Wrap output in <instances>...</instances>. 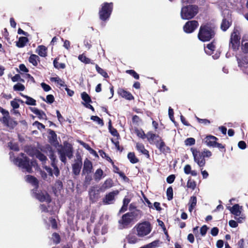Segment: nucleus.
Masks as SVG:
<instances>
[{
    "mask_svg": "<svg viewBox=\"0 0 248 248\" xmlns=\"http://www.w3.org/2000/svg\"><path fill=\"white\" fill-rule=\"evenodd\" d=\"M118 93L122 97H123V98H125L127 100H131L134 98L133 95L131 94V93L123 89H119L118 91Z\"/></svg>",
    "mask_w": 248,
    "mask_h": 248,
    "instance_id": "22",
    "label": "nucleus"
},
{
    "mask_svg": "<svg viewBox=\"0 0 248 248\" xmlns=\"http://www.w3.org/2000/svg\"><path fill=\"white\" fill-rule=\"evenodd\" d=\"M167 196L168 199L170 201L173 198V189L171 187H169L167 190Z\"/></svg>",
    "mask_w": 248,
    "mask_h": 248,
    "instance_id": "45",
    "label": "nucleus"
},
{
    "mask_svg": "<svg viewBox=\"0 0 248 248\" xmlns=\"http://www.w3.org/2000/svg\"><path fill=\"white\" fill-rule=\"evenodd\" d=\"M202 154L204 157H209L212 155V153L207 150H204L203 151L201 152Z\"/></svg>",
    "mask_w": 248,
    "mask_h": 248,
    "instance_id": "57",
    "label": "nucleus"
},
{
    "mask_svg": "<svg viewBox=\"0 0 248 248\" xmlns=\"http://www.w3.org/2000/svg\"><path fill=\"white\" fill-rule=\"evenodd\" d=\"M192 154L194 161L198 164L199 167L202 168L204 166L205 160L202 153L197 150H192Z\"/></svg>",
    "mask_w": 248,
    "mask_h": 248,
    "instance_id": "13",
    "label": "nucleus"
},
{
    "mask_svg": "<svg viewBox=\"0 0 248 248\" xmlns=\"http://www.w3.org/2000/svg\"><path fill=\"white\" fill-rule=\"evenodd\" d=\"M175 178V177L174 175H173V174L170 175L167 177V182L169 184H171L174 182Z\"/></svg>",
    "mask_w": 248,
    "mask_h": 248,
    "instance_id": "63",
    "label": "nucleus"
},
{
    "mask_svg": "<svg viewBox=\"0 0 248 248\" xmlns=\"http://www.w3.org/2000/svg\"><path fill=\"white\" fill-rule=\"evenodd\" d=\"M58 154L60 155L61 160L65 163L66 162V157L71 158L73 156V151L72 145L67 142H64L63 146L58 149Z\"/></svg>",
    "mask_w": 248,
    "mask_h": 248,
    "instance_id": "4",
    "label": "nucleus"
},
{
    "mask_svg": "<svg viewBox=\"0 0 248 248\" xmlns=\"http://www.w3.org/2000/svg\"><path fill=\"white\" fill-rule=\"evenodd\" d=\"M215 49V46L213 43L209 44L205 48V52L208 55H211Z\"/></svg>",
    "mask_w": 248,
    "mask_h": 248,
    "instance_id": "38",
    "label": "nucleus"
},
{
    "mask_svg": "<svg viewBox=\"0 0 248 248\" xmlns=\"http://www.w3.org/2000/svg\"><path fill=\"white\" fill-rule=\"evenodd\" d=\"M136 148L140 153L145 155L147 157H149V152L145 149L143 144L139 142L136 143Z\"/></svg>",
    "mask_w": 248,
    "mask_h": 248,
    "instance_id": "23",
    "label": "nucleus"
},
{
    "mask_svg": "<svg viewBox=\"0 0 248 248\" xmlns=\"http://www.w3.org/2000/svg\"><path fill=\"white\" fill-rule=\"evenodd\" d=\"M138 236L143 237L149 234L152 231L151 224L148 221H144L137 224L134 227Z\"/></svg>",
    "mask_w": 248,
    "mask_h": 248,
    "instance_id": "5",
    "label": "nucleus"
},
{
    "mask_svg": "<svg viewBox=\"0 0 248 248\" xmlns=\"http://www.w3.org/2000/svg\"><path fill=\"white\" fill-rule=\"evenodd\" d=\"M119 193V190H116L107 194L103 199V203L104 204H113L115 201V197L118 195Z\"/></svg>",
    "mask_w": 248,
    "mask_h": 248,
    "instance_id": "14",
    "label": "nucleus"
},
{
    "mask_svg": "<svg viewBox=\"0 0 248 248\" xmlns=\"http://www.w3.org/2000/svg\"><path fill=\"white\" fill-rule=\"evenodd\" d=\"M81 95L82 100L85 102V103H83L84 105L86 108L94 111V109L93 107L90 104V103H91L92 101L89 95L86 92L82 93Z\"/></svg>",
    "mask_w": 248,
    "mask_h": 248,
    "instance_id": "17",
    "label": "nucleus"
},
{
    "mask_svg": "<svg viewBox=\"0 0 248 248\" xmlns=\"http://www.w3.org/2000/svg\"><path fill=\"white\" fill-rule=\"evenodd\" d=\"M10 159L14 163L17 165L19 167L22 169L23 171H27L29 173L31 172L32 166H34L35 162L34 161L30 162L29 160L26 156H24L23 154H21L22 158H15L13 156L12 152L10 153Z\"/></svg>",
    "mask_w": 248,
    "mask_h": 248,
    "instance_id": "2",
    "label": "nucleus"
},
{
    "mask_svg": "<svg viewBox=\"0 0 248 248\" xmlns=\"http://www.w3.org/2000/svg\"><path fill=\"white\" fill-rule=\"evenodd\" d=\"M82 163L80 160H78L73 165L72 169L74 174L77 175L79 174Z\"/></svg>",
    "mask_w": 248,
    "mask_h": 248,
    "instance_id": "21",
    "label": "nucleus"
},
{
    "mask_svg": "<svg viewBox=\"0 0 248 248\" xmlns=\"http://www.w3.org/2000/svg\"><path fill=\"white\" fill-rule=\"evenodd\" d=\"M78 59L81 62H82L85 64H89V63L93 64V62H91V60L89 58L86 57V56L84 54L79 55L78 57Z\"/></svg>",
    "mask_w": 248,
    "mask_h": 248,
    "instance_id": "36",
    "label": "nucleus"
},
{
    "mask_svg": "<svg viewBox=\"0 0 248 248\" xmlns=\"http://www.w3.org/2000/svg\"><path fill=\"white\" fill-rule=\"evenodd\" d=\"M196 183L194 181L191 180V179H189L187 183V187L192 189V190L194 189L196 187Z\"/></svg>",
    "mask_w": 248,
    "mask_h": 248,
    "instance_id": "46",
    "label": "nucleus"
},
{
    "mask_svg": "<svg viewBox=\"0 0 248 248\" xmlns=\"http://www.w3.org/2000/svg\"><path fill=\"white\" fill-rule=\"evenodd\" d=\"M126 73L131 75L136 79H138L139 78V75L133 70H127Z\"/></svg>",
    "mask_w": 248,
    "mask_h": 248,
    "instance_id": "52",
    "label": "nucleus"
},
{
    "mask_svg": "<svg viewBox=\"0 0 248 248\" xmlns=\"http://www.w3.org/2000/svg\"><path fill=\"white\" fill-rule=\"evenodd\" d=\"M214 31L211 27L208 25H202L200 29L198 38L202 41H208L214 37Z\"/></svg>",
    "mask_w": 248,
    "mask_h": 248,
    "instance_id": "6",
    "label": "nucleus"
},
{
    "mask_svg": "<svg viewBox=\"0 0 248 248\" xmlns=\"http://www.w3.org/2000/svg\"><path fill=\"white\" fill-rule=\"evenodd\" d=\"M43 100L47 103L51 104L54 101V97L53 95L49 94L46 96V99H43Z\"/></svg>",
    "mask_w": 248,
    "mask_h": 248,
    "instance_id": "49",
    "label": "nucleus"
},
{
    "mask_svg": "<svg viewBox=\"0 0 248 248\" xmlns=\"http://www.w3.org/2000/svg\"><path fill=\"white\" fill-rule=\"evenodd\" d=\"M18 101L22 102V101L20 100L16 99H15L14 100L11 101V105L14 109L18 108L19 107Z\"/></svg>",
    "mask_w": 248,
    "mask_h": 248,
    "instance_id": "43",
    "label": "nucleus"
},
{
    "mask_svg": "<svg viewBox=\"0 0 248 248\" xmlns=\"http://www.w3.org/2000/svg\"><path fill=\"white\" fill-rule=\"evenodd\" d=\"M217 138L212 135L207 136L203 140V142L209 147H213L216 143Z\"/></svg>",
    "mask_w": 248,
    "mask_h": 248,
    "instance_id": "18",
    "label": "nucleus"
},
{
    "mask_svg": "<svg viewBox=\"0 0 248 248\" xmlns=\"http://www.w3.org/2000/svg\"><path fill=\"white\" fill-rule=\"evenodd\" d=\"M33 126L37 128L39 130H41L42 129H44L45 126L42 124L39 123L38 121H35L33 123Z\"/></svg>",
    "mask_w": 248,
    "mask_h": 248,
    "instance_id": "48",
    "label": "nucleus"
},
{
    "mask_svg": "<svg viewBox=\"0 0 248 248\" xmlns=\"http://www.w3.org/2000/svg\"><path fill=\"white\" fill-rule=\"evenodd\" d=\"M103 172L101 169H97L94 173V179L96 181H99L102 178Z\"/></svg>",
    "mask_w": 248,
    "mask_h": 248,
    "instance_id": "41",
    "label": "nucleus"
},
{
    "mask_svg": "<svg viewBox=\"0 0 248 248\" xmlns=\"http://www.w3.org/2000/svg\"><path fill=\"white\" fill-rule=\"evenodd\" d=\"M52 166L54 168L53 172H52V169L51 168L47 167L46 166H45L44 168L50 176H52L53 174H54L56 176H58L60 173V171H59L58 167L56 166L55 164H54L53 162H52Z\"/></svg>",
    "mask_w": 248,
    "mask_h": 248,
    "instance_id": "24",
    "label": "nucleus"
},
{
    "mask_svg": "<svg viewBox=\"0 0 248 248\" xmlns=\"http://www.w3.org/2000/svg\"><path fill=\"white\" fill-rule=\"evenodd\" d=\"M208 230V228L206 225H203L200 229V232L202 235L204 236L205 235L207 231Z\"/></svg>",
    "mask_w": 248,
    "mask_h": 248,
    "instance_id": "64",
    "label": "nucleus"
},
{
    "mask_svg": "<svg viewBox=\"0 0 248 248\" xmlns=\"http://www.w3.org/2000/svg\"><path fill=\"white\" fill-rule=\"evenodd\" d=\"M39 61V57L35 54L31 55L29 59V62L32 63L34 66H36L38 64Z\"/></svg>",
    "mask_w": 248,
    "mask_h": 248,
    "instance_id": "32",
    "label": "nucleus"
},
{
    "mask_svg": "<svg viewBox=\"0 0 248 248\" xmlns=\"http://www.w3.org/2000/svg\"><path fill=\"white\" fill-rule=\"evenodd\" d=\"M113 186V183L112 180L110 179L107 180L103 184L102 186L100 187L102 188V192H104L106 189L111 187Z\"/></svg>",
    "mask_w": 248,
    "mask_h": 248,
    "instance_id": "31",
    "label": "nucleus"
},
{
    "mask_svg": "<svg viewBox=\"0 0 248 248\" xmlns=\"http://www.w3.org/2000/svg\"><path fill=\"white\" fill-rule=\"evenodd\" d=\"M199 23L196 20L187 21L184 25L183 29L186 33H191L198 27Z\"/></svg>",
    "mask_w": 248,
    "mask_h": 248,
    "instance_id": "15",
    "label": "nucleus"
},
{
    "mask_svg": "<svg viewBox=\"0 0 248 248\" xmlns=\"http://www.w3.org/2000/svg\"><path fill=\"white\" fill-rule=\"evenodd\" d=\"M198 7L194 5L183 6L181 11V16L183 19L188 20L193 18L198 13Z\"/></svg>",
    "mask_w": 248,
    "mask_h": 248,
    "instance_id": "3",
    "label": "nucleus"
},
{
    "mask_svg": "<svg viewBox=\"0 0 248 248\" xmlns=\"http://www.w3.org/2000/svg\"><path fill=\"white\" fill-rule=\"evenodd\" d=\"M184 172L186 174H189L191 171V168L189 165H186L184 169Z\"/></svg>",
    "mask_w": 248,
    "mask_h": 248,
    "instance_id": "61",
    "label": "nucleus"
},
{
    "mask_svg": "<svg viewBox=\"0 0 248 248\" xmlns=\"http://www.w3.org/2000/svg\"><path fill=\"white\" fill-rule=\"evenodd\" d=\"M53 64L55 68L57 69H64L65 67V65L63 63H59L57 62V60H54Z\"/></svg>",
    "mask_w": 248,
    "mask_h": 248,
    "instance_id": "42",
    "label": "nucleus"
},
{
    "mask_svg": "<svg viewBox=\"0 0 248 248\" xmlns=\"http://www.w3.org/2000/svg\"><path fill=\"white\" fill-rule=\"evenodd\" d=\"M228 209L234 216V218L239 223L242 222L245 218L244 215L242 213V206H240L239 204H235L232 207H228Z\"/></svg>",
    "mask_w": 248,
    "mask_h": 248,
    "instance_id": "8",
    "label": "nucleus"
},
{
    "mask_svg": "<svg viewBox=\"0 0 248 248\" xmlns=\"http://www.w3.org/2000/svg\"><path fill=\"white\" fill-rule=\"evenodd\" d=\"M127 157L132 163H136L139 161V159L136 157L134 153L130 152L128 153Z\"/></svg>",
    "mask_w": 248,
    "mask_h": 248,
    "instance_id": "37",
    "label": "nucleus"
},
{
    "mask_svg": "<svg viewBox=\"0 0 248 248\" xmlns=\"http://www.w3.org/2000/svg\"><path fill=\"white\" fill-rule=\"evenodd\" d=\"M35 198L41 202H46L47 203L50 202L48 194L46 192H41L35 194Z\"/></svg>",
    "mask_w": 248,
    "mask_h": 248,
    "instance_id": "19",
    "label": "nucleus"
},
{
    "mask_svg": "<svg viewBox=\"0 0 248 248\" xmlns=\"http://www.w3.org/2000/svg\"><path fill=\"white\" fill-rule=\"evenodd\" d=\"M25 89V86L20 83L15 84L13 86V89L15 91H23Z\"/></svg>",
    "mask_w": 248,
    "mask_h": 248,
    "instance_id": "40",
    "label": "nucleus"
},
{
    "mask_svg": "<svg viewBox=\"0 0 248 248\" xmlns=\"http://www.w3.org/2000/svg\"><path fill=\"white\" fill-rule=\"evenodd\" d=\"M28 41V39L26 37H21L19 38L18 42H16V46L18 47H24Z\"/></svg>",
    "mask_w": 248,
    "mask_h": 248,
    "instance_id": "34",
    "label": "nucleus"
},
{
    "mask_svg": "<svg viewBox=\"0 0 248 248\" xmlns=\"http://www.w3.org/2000/svg\"><path fill=\"white\" fill-rule=\"evenodd\" d=\"M131 199L128 197L125 196L123 200V205L120 210V212H124L127 209V206L129 203L130 202Z\"/></svg>",
    "mask_w": 248,
    "mask_h": 248,
    "instance_id": "28",
    "label": "nucleus"
},
{
    "mask_svg": "<svg viewBox=\"0 0 248 248\" xmlns=\"http://www.w3.org/2000/svg\"><path fill=\"white\" fill-rule=\"evenodd\" d=\"M13 82H17V81H24V80L21 78L19 74H16L14 77H13L11 78Z\"/></svg>",
    "mask_w": 248,
    "mask_h": 248,
    "instance_id": "54",
    "label": "nucleus"
},
{
    "mask_svg": "<svg viewBox=\"0 0 248 248\" xmlns=\"http://www.w3.org/2000/svg\"><path fill=\"white\" fill-rule=\"evenodd\" d=\"M41 86L45 92H48L51 90V87L44 82L41 84Z\"/></svg>",
    "mask_w": 248,
    "mask_h": 248,
    "instance_id": "60",
    "label": "nucleus"
},
{
    "mask_svg": "<svg viewBox=\"0 0 248 248\" xmlns=\"http://www.w3.org/2000/svg\"><path fill=\"white\" fill-rule=\"evenodd\" d=\"M50 80L52 82H55L57 83L59 87H65L66 85H65V83L64 81H63L62 79H61L58 77H53L50 78Z\"/></svg>",
    "mask_w": 248,
    "mask_h": 248,
    "instance_id": "29",
    "label": "nucleus"
},
{
    "mask_svg": "<svg viewBox=\"0 0 248 248\" xmlns=\"http://www.w3.org/2000/svg\"><path fill=\"white\" fill-rule=\"evenodd\" d=\"M21 95L26 99L25 103L28 105L35 106L36 105V101L33 98L27 95L20 93Z\"/></svg>",
    "mask_w": 248,
    "mask_h": 248,
    "instance_id": "33",
    "label": "nucleus"
},
{
    "mask_svg": "<svg viewBox=\"0 0 248 248\" xmlns=\"http://www.w3.org/2000/svg\"><path fill=\"white\" fill-rule=\"evenodd\" d=\"M239 66L244 72L248 75V58L244 57L243 58H237Z\"/></svg>",
    "mask_w": 248,
    "mask_h": 248,
    "instance_id": "16",
    "label": "nucleus"
},
{
    "mask_svg": "<svg viewBox=\"0 0 248 248\" xmlns=\"http://www.w3.org/2000/svg\"><path fill=\"white\" fill-rule=\"evenodd\" d=\"M95 68L97 72L101 75L104 78H108V75L107 72L102 68H100L98 65L96 64Z\"/></svg>",
    "mask_w": 248,
    "mask_h": 248,
    "instance_id": "39",
    "label": "nucleus"
},
{
    "mask_svg": "<svg viewBox=\"0 0 248 248\" xmlns=\"http://www.w3.org/2000/svg\"><path fill=\"white\" fill-rule=\"evenodd\" d=\"M195 140L193 138H187L185 140V144L186 145H189V146L192 145H194L195 144Z\"/></svg>",
    "mask_w": 248,
    "mask_h": 248,
    "instance_id": "50",
    "label": "nucleus"
},
{
    "mask_svg": "<svg viewBox=\"0 0 248 248\" xmlns=\"http://www.w3.org/2000/svg\"><path fill=\"white\" fill-rule=\"evenodd\" d=\"M36 157L42 162L45 161L46 159V156L40 152L36 154Z\"/></svg>",
    "mask_w": 248,
    "mask_h": 248,
    "instance_id": "51",
    "label": "nucleus"
},
{
    "mask_svg": "<svg viewBox=\"0 0 248 248\" xmlns=\"http://www.w3.org/2000/svg\"><path fill=\"white\" fill-rule=\"evenodd\" d=\"M169 116L171 121L173 122H174L173 110L170 107L169 108Z\"/></svg>",
    "mask_w": 248,
    "mask_h": 248,
    "instance_id": "59",
    "label": "nucleus"
},
{
    "mask_svg": "<svg viewBox=\"0 0 248 248\" xmlns=\"http://www.w3.org/2000/svg\"><path fill=\"white\" fill-rule=\"evenodd\" d=\"M36 52L41 57H46L47 54V48L43 45L39 46L36 48Z\"/></svg>",
    "mask_w": 248,
    "mask_h": 248,
    "instance_id": "25",
    "label": "nucleus"
},
{
    "mask_svg": "<svg viewBox=\"0 0 248 248\" xmlns=\"http://www.w3.org/2000/svg\"><path fill=\"white\" fill-rule=\"evenodd\" d=\"M49 134L50 136V140H52L53 141H55L57 139V135L56 134L55 132L50 130L49 133Z\"/></svg>",
    "mask_w": 248,
    "mask_h": 248,
    "instance_id": "58",
    "label": "nucleus"
},
{
    "mask_svg": "<svg viewBox=\"0 0 248 248\" xmlns=\"http://www.w3.org/2000/svg\"><path fill=\"white\" fill-rule=\"evenodd\" d=\"M26 181L34 186L36 188L38 187V182L37 180L33 176L31 175H27L25 177Z\"/></svg>",
    "mask_w": 248,
    "mask_h": 248,
    "instance_id": "26",
    "label": "nucleus"
},
{
    "mask_svg": "<svg viewBox=\"0 0 248 248\" xmlns=\"http://www.w3.org/2000/svg\"><path fill=\"white\" fill-rule=\"evenodd\" d=\"M157 147L161 151H164V148H165V143L162 141H161L160 142H159L157 144Z\"/></svg>",
    "mask_w": 248,
    "mask_h": 248,
    "instance_id": "62",
    "label": "nucleus"
},
{
    "mask_svg": "<svg viewBox=\"0 0 248 248\" xmlns=\"http://www.w3.org/2000/svg\"><path fill=\"white\" fill-rule=\"evenodd\" d=\"M0 112L2 114V117L0 118V122L4 126L13 129L17 125V123L11 118L8 110L0 107Z\"/></svg>",
    "mask_w": 248,
    "mask_h": 248,
    "instance_id": "7",
    "label": "nucleus"
},
{
    "mask_svg": "<svg viewBox=\"0 0 248 248\" xmlns=\"http://www.w3.org/2000/svg\"><path fill=\"white\" fill-rule=\"evenodd\" d=\"M197 204V198L195 196L191 197L189 202L188 210L190 212H192L194 208L195 207Z\"/></svg>",
    "mask_w": 248,
    "mask_h": 248,
    "instance_id": "27",
    "label": "nucleus"
},
{
    "mask_svg": "<svg viewBox=\"0 0 248 248\" xmlns=\"http://www.w3.org/2000/svg\"><path fill=\"white\" fill-rule=\"evenodd\" d=\"M52 238L54 242L56 244L59 243L60 241V236L58 234H57L56 233H54L52 234Z\"/></svg>",
    "mask_w": 248,
    "mask_h": 248,
    "instance_id": "53",
    "label": "nucleus"
},
{
    "mask_svg": "<svg viewBox=\"0 0 248 248\" xmlns=\"http://www.w3.org/2000/svg\"><path fill=\"white\" fill-rule=\"evenodd\" d=\"M92 169V162L87 159H86L84 162V166L82 170L83 173H89L91 172Z\"/></svg>",
    "mask_w": 248,
    "mask_h": 248,
    "instance_id": "20",
    "label": "nucleus"
},
{
    "mask_svg": "<svg viewBox=\"0 0 248 248\" xmlns=\"http://www.w3.org/2000/svg\"><path fill=\"white\" fill-rule=\"evenodd\" d=\"M8 146L11 150H13L16 151H18L19 150L18 147L16 143L9 142Z\"/></svg>",
    "mask_w": 248,
    "mask_h": 248,
    "instance_id": "55",
    "label": "nucleus"
},
{
    "mask_svg": "<svg viewBox=\"0 0 248 248\" xmlns=\"http://www.w3.org/2000/svg\"><path fill=\"white\" fill-rule=\"evenodd\" d=\"M91 119L100 125L102 126L104 124L103 120L97 116H92Z\"/></svg>",
    "mask_w": 248,
    "mask_h": 248,
    "instance_id": "44",
    "label": "nucleus"
},
{
    "mask_svg": "<svg viewBox=\"0 0 248 248\" xmlns=\"http://www.w3.org/2000/svg\"><path fill=\"white\" fill-rule=\"evenodd\" d=\"M126 240H127L128 242L130 244H135L137 243L139 241V239H138L137 237L133 234H128L126 237Z\"/></svg>",
    "mask_w": 248,
    "mask_h": 248,
    "instance_id": "30",
    "label": "nucleus"
},
{
    "mask_svg": "<svg viewBox=\"0 0 248 248\" xmlns=\"http://www.w3.org/2000/svg\"><path fill=\"white\" fill-rule=\"evenodd\" d=\"M241 49L244 54H248V41L242 39L241 42Z\"/></svg>",
    "mask_w": 248,
    "mask_h": 248,
    "instance_id": "35",
    "label": "nucleus"
},
{
    "mask_svg": "<svg viewBox=\"0 0 248 248\" xmlns=\"http://www.w3.org/2000/svg\"><path fill=\"white\" fill-rule=\"evenodd\" d=\"M112 10V3H105L102 5L99 11L100 18L102 20H106L109 17Z\"/></svg>",
    "mask_w": 248,
    "mask_h": 248,
    "instance_id": "9",
    "label": "nucleus"
},
{
    "mask_svg": "<svg viewBox=\"0 0 248 248\" xmlns=\"http://www.w3.org/2000/svg\"><path fill=\"white\" fill-rule=\"evenodd\" d=\"M136 133L140 138L144 139L145 138V134L142 130L137 129L136 130Z\"/></svg>",
    "mask_w": 248,
    "mask_h": 248,
    "instance_id": "56",
    "label": "nucleus"
},
{
    "mask_svg": "<svg viewBox=\"0 0 248 248\" xmlns=\"http://www.w3.org/2000/svg\"><path fill=\"white\" fill-rule=\"evenodd\" d=\"M141 216V212L139 210L125 214L119 221V228L123 229L130 227L131 223L134 220L140 218Z\"/></svg>",
    "mask_w": 248,
    "mask_h": 248,
    "instance_id": "1",
    "label": "nucleus"
},
{
    "mask_svg": "<svg viewBox=\"0 0 248 248\" xmlns=\"http://www.w3.org/2000/svg\"><path fill=\"white\" fill-rule=\"evenodd\" d=\"M222 15L224 16V17L221 24V29L223 31H226L232 24L231 15L230 11L227 9L222 12Z\"/></svg>",
    "mask_w": 248,
    "mask_h": 248,
    "instance_id": "11",
    "label": "nucleus"
},
{
    "mask_svg": "<svg viewBox=\"0 0 248 248\" xmlns=\"http://www.w3.org/2000/svg\"><path fill=\"white\" fill-rule=\"evenodd\" d=\"M102 189L98 186L91 187L89 191V195L90 199L92 202H96L100 198V193L102 192Z\"/></svg>",
    "mask_w": 248,
    "mask_h": 248,
    "instance_id": "12",
    "label": "nucleus"
},
{
    "mask_svg": "<svg viewBox=\"0 0 248 248\" xmlns=\"http://www.w3.org/2000/svg\"><path fill=\"white\" fill-rule=\"evenodd\" d=\"M240 39L239 31L235 28L231 35L229 46L233 50H237L240 45Z\"/></svg>",
    "mask_w": 248,
    "mask_h": 248,
    "instance_id": "10",
    "label": "nucleus"
},
{
    "mask_svg": "<svg viewBox=\"0 0 248 248\" xmlns=\"http://www.w3.org/2000/svg\"><path fill=\"white\" fill-rule=\"evenodd\" d=\"M108 128L109 132L113 136L117 137L119 136V134L118 133L117 130L111 126L110 122H109Z\"/></svg>",
    "mask_w": 248,
    "mask_h": 248,
    "instance_id": "47",
    "label": "nucleus"
}]
</instances>
